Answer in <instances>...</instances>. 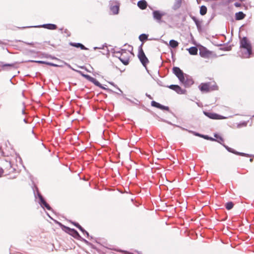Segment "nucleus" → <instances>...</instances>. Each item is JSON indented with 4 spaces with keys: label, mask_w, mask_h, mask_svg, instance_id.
<instances>
[{
    "label": "nucleus",
    "mask_w": 254,
    "mask_h": 254,
    "mask_svg": "<svg viewBox=\"0 0 254 254\" xmlns=\"http://www.w3.org/2000/svg\"><path fill=\"white\" fill-rule=\"evenodd\" d=\"M240 48L247 50V53L244 57L246 58H250V56L252 54V47L250 42L246 37H244L240 40Z\"/></svg>",
    "instance_id": "obj_1"
},
{
    "label": "nucleus",
    "mask_w": 254,
    "mask_h": 254,
    "mask_svg": "<svg viewBox=\"0 0 254 254\" xmlns=\"http://www.w3.org/2000/svg\"><path fill=\"white\" fill-rule=\"evenodd\" d=\"M115 54H119L120 56H116L117 57L119 58L120 61L124 64L127 65L129 63V57L128 56H126V55H127V52L125 49H122L121 51H115Z\"/></svg>",
    "instance_id": "obj_2"
},
{
    "label": "nucleus",
    "mask_w": 254,
    "mask_h": 254,
    "mask_svg": "<svg viewBox=\"0 0 254 254\" xmlns=\"http://www.w3.org/2000/svg\"><path fill=\"white\" fill-rule=\"evenodd\" d=\"M35 189L36 190V193L34 192L35 196L36 198L37 196H38L39 199V203L40 206L43 208L46 207L49 210H51L52 209L51 207L46 202L43 196L39 191L37 187H35Z\"/></svg>",
    "instance_id": "obj_3"
},
{
    "label": "nucleus",
    "mask_w": 254,
    "mask_h": 254,
    "mask_svg": "<svg viewBox=\"0 0 254 254\" xmlns=\"http://www.w3.org/2000/svg\"><path fill=\"white\" fill-rule=\"evenodd\" d=\"M142 45L143 44H141L138 48V57L142 65L145 66L149 63V61L142 50Z\"/></svg>",
    "instance_id": "obj_4"
},
{
    "label": "nucleus",
    "mask_w": 254,
    "mask_h": 254,
    "mask_svg": "<svg viewBox=\"0 0 254 254\" xmlns=\"http://www.w3.org/2000/svg\"><path fill=\"white\" fill-rule=\"evenodd\" d=\"M120 3L117 0H112L109 1L110 11L113 14H117L119 13Z\"/></svg>",
    "instance_id": "obj_5"
},
{
    "label": "nucleus",
    "mask_w": 254,
    "mask_h": 254,
    "mask_svg": "<svg viewBox=\"0 0 254 254\" xmlns=\"http://www.w3.org/2000/svg\"><path fill=\"white\" fill-rule=\"evenodd\" d=\"M165 14V12L160 10H154L152 12L153 19L159 23H161L163 22L162 18Z\"/></svg>",
    "instance_id": "obj_6"
},
{
    "label": "nucleus",
    "mask_w": 254,
    "mask_h": 254,
    "mask_svg": "<svg viewBox=\"0 0 254 254\" xmlns=\"http://www.w3.org/2000/svg\"><path fill=\"white\" fill-rule=\"evenodd\" d=\"M173 72L178 77L180 81H183L186 74L179 67L177 66L174 67L173 68Z\"/></svg>",
    "instance_id": "obj_7"
},
{
    "label": "nucleus",
    "mask_w": 254,
    "mask_h": 254,
    "mask_svg": "<svg viewBox=\"0 0 254 254\" xmlns=\"http://www.w3.org/2000/svg\"><path fill=\"white\" fill-rule=\"evenodd\" d=\"M180 82L183 84L185 87H189L193 84L194 81L190 76L186 74L184 80Z\"/></svg>",
    "instance_id": "obj_8"
},
{
    "label": "nucleus",
    "mask_w": 254,
    "mask_h": 254,
    "mask_svg": "<svg viewBox=\"0 0 254 254\" xmlns=\"http://www.w3.org/2000/svg\"><path fill=\"white\" fill-rule=\"evenodd\" d=\"M203 114L206 117H207L211 119L221 120V119H225L227 118L225 117L221 116L217 114L212 113V112H209L204 111Z\"/></svg>",
    "instance_id": "obj_9"
},
{
    "label": "nucleus",
    "mask_w": 254,
    "mask_h": 254,
    "mask_svg": "<svg viewBox=\"0 0 254 254\" xmlns=\"http://www.w3.org/2000/svg\"><path fill=\"white\" fill-rule=\"evenodd\" d=\"M170 89L175 91L177 93L180 94H185L186 92V90L182 89L179 85H170L167 86Z\"/></svg>",
    "instance_id": "obj_10"
},
{
    "label": "nucleus",
    "mask_w": 254,
    "mask_h": 254,
    "mask_svg": "<svg viewBox=\"0 0 254 254\" xmlns=\"http://www.w3.org/2000/svg\"><path fill=\"white\" fill-rule=\"evenodd\" d=\"M68 230L69 233L74 238L77 240H81L82 237L80 236L78 232L74 229H71L68 227H65Z\"/></svg>",
    "instance_id": "obj_11"
},
{
    "label": "nucleus",
    "mask_w": 254,
    "mask_h": 254,
    "mask_svg": "<svg viewBox=\"0 0 254 254\" xmlns=\"http://www.w3.org/2000/svg\"><path fill=\"white\" fill-rule=\"evenodd\" d=\"M199 88L201 91L208 92L209 90V84L207 83H201L199 86Z\"/></svg>",
    "instance_id": "obj_12"
},
{
    "label": "nucleus",
    "mask_w": 254,
    "mask_h": 254,
    "mask_svg": "<svg viewBox=\"0 0 254 254\" xmlns=\"http://www.w3.org/2000/svg\"><path fill=\"white\" fill-rule=\"evenodd\" d=\"M37 27H42L45 28H47L50 30H55L57 29V26L56 25L54 24H45L41 26H38Z\"/></svg>",
    "instance_id": "obj_13"
},
{
    "label": "nucleus",
    "mask_w": 254,
    "mask_h": 254,
    "mask_svg": "<svg viewBox=\"0 0 254 254\" xmlns=\"http://www.w3.org/2000/svg\"><path fill=\"white\" fill-rule=\"evenodd\" d=\"M190 18L194 22L197 29L198 31L201 30V22L194 16L190 15Z\"/></svg>",
    "instance_id": "obj_14"
},
{
    "label": "nucleus",
    "mask_w": 254,
    "mask_h": 254,
    "mask_svg": "<svg viewBox=\"0 0 254 254\" xmlns=\"http://www.w3.org/2000/svg\"><path fill=\"white\" fill-rule=\"evenodd\" d=\"M70 45L76 47V48H80L81 50H88V49L85 47L83 44L79 43H72L70 42L69 43Z\"/></svg>",
    "instance_id": "obj_15"
},
{
    "label": "nucleus",
    "mask_w": 254,
    "mask_h": 254,
    "mask_svg": "<svg viewBox=\"0 0 254 254\" xmlns=\"http://www.w3.org/2000/svg\"><path fill=\"white\" fill-rule=\"evenodd\" d=\"M147 2L145 0H141L138 1L137 5L141 9H144L147 7Z\"/></svg>",
    "instance_id": "obj_16"
},
{
    "label": "nucleus",
    "mask_w": 254,
    "mask_h": 254,
    "mask_svg": "<svg viewBox=\"0 0 254 254\" xmlns=\"http://www.w3.org/2000/svg\"><path fill=\"white\" fill-rule=\"evenodd\" d=\"M182 4V0H175L174 3L172 6V9L174 10H176L179 9Z\"/></svg>",
    "instance_id": "obj_17"
},
{
    "label": "nucleus",
    "mask_w": 254,
    "mask_h": 254,
    "mask_svg": "<svg viewBox=\"0 0 254 254\" xmlns=\"http://www.w3.org/2000/svg\"><path fill=\"white\" fill-rule=\"evenodd\" d=\"M245 16V14H244L242 11H239L238 12L236 13L235 18L237 20H240L244 19Z\"/></svg>",
    "instance_id": "obj_18"
},
{
    "label": "nucleus",
    "mask_w": 254,
    "mask_h": 254,
    "mask_svg": "<svg viewBox=\"0 0 254 254\" xmlns=\"http://www.w3.org/2000/svg\"><path fill=\"white\" fill-rule=\"evenodd\" d=\"M190 54L196 55L197 54L198 50L196 47H191L188 49Z\"/></svg>",
    "instance_id": "obj_19"
},
{
    "label": "nucleus",
    "mask_w": 254,
    "mask_h": 254,
    "mask_svg": "<svg viewBox=\"0 0 254 254\" xmlns=\"http://www.w3.org/2000/svg\"><path fill=\"white\" fill-rule=\"evenodd\" d=\"M207 11V9L206 6L201 5L200 7L199 13L201 15H204L206 14Z\"/></svg>",
    "instance_id": "obj_20"
},
{
    "label": "nucleus",
    "mask_w": 254,
    "mask_h": 254,
    "mask_svg": "<svg viewBox=\"0 0 254 254\" xmlns=\"http://www.w3.org/2000/svg\"><path fill=\"white\" fill-rule=\"evenodd\" d=\"M178 42L175 40H171L169 42V45L173 48H175L178 46Z\"/></svg>",
    "instance_id": "obj_21"
},
{
    "label": "nucleus",
    "mask_w": 254,
    "mask_h": 254,
    "mask_svg": "<svg viewBox=\"0 0 254 254\" xmlns=\"http://www.w3.org/2000/svg\"><path fill=\"white\" fill-rule=\"evenodd\" d=\"M26 44L28 45H31L32 46H33V47H35V48H38V49H41V48L39 46L41 45L40 43H28V42H24Z\"/></svg>",
    "instance_id": "obj_22"
},
{
    "label": "nucleus",
    "mask_w": 254,
    "mask_h": 254,
    "mask_svg": "<svg viewBox=\"0 0 254 254\" xmlns=\"http://www.w3.org/2000/svg\"><path fill=\"white\" fill-rule=\"evenodd\" d=\"M90 82L93 83L94 84H95L96 86H97L99 87H102V84L98 80H97L96 79H95V78L93 77L92 79L91 80V81Z\"/></svg>",
    "instance_id": "obj_23"
},
{
    "label": "nucleus",
    "mask_w": 254,
    "mask_h": 254,
    "mask_svg": "<svg viewBox=\"0 0 254 254\" xmlns=\"http://www.w3.org/2000/svg\"><path fill=\"white\" fill-rule=\"evenodd\" d=\"M222 145L226 149V150L230 152H231V153H233L235 154H236V153H237V151H235L234 149H233V148H231L229 147H228V146L226 145L225 144H222Z\"/></svg>",
    "instance_id": "obj_24"
},
{
    "label": "nucleus",
    "mask_w": 254,
    "mask_h": 254,
    "mask_svg": "<svg viewBox=\"0 0 254 254\" xmlns=\"http://www.w3.org/2000/svg\"><path fill=\"white\" fill-rule=\"evenodd\" d=\"M147 38L148 35H146L145 34H142L139 36V39L141 42H143L144 40H147Z\"/></svg>",
    "instance_id": "obj_25"
},
{
    "label": "nucleus",
    "mask_w": 254,
    "mask_h": 254,
    "mask_svg": "<svg viewBox=\"0 0 254 254\" xmlns=\"http://www.w3.org/2000/svg\"><path fill=\"white\" fill-rule=\"evenodd\" d=\"M234 206V204L232 202H227L225 204V207L227 210L231 209Z\"/></svg>",
    "instance_id": "obj_26"
},
{
    "label": "nucleus",
    "mask_w": 254,
    "mask_h": 254,
    "mask_svg": "<svg viewBox=\"0 0 254 254\" xmlns=\"http://www.w3.org/2000/svg\"><path fill=\"white\" fill-rule=\"evenodd\" d=\"M73 225L78 228L83 234H84V230L78 223L73 222Z\"/></svg>",
    "instance_id": "obj_27"
},
{
    "label": "nucleus",
    "mask_w": 254,
    "mask_h": 254,
    "mask_svg": "<svg viewBox=\"0 0 254 254\" xmlns=\"http://www.w3.org/2000/svg\"><path fill=\"white\" fill-rule=\"evenodd\" d=\"M214 136L216 137L217 139H218V140H217V141L222 145V143H221V141H223V138L221 136L218 135L217 134H215L214 135Z\"/></svg>",
    "instance_id": "obj_28"
},
{
    "label": "nucleus",
    "mask_w": 254,
    "mask_h": 254,
    "mask_svg": "<svg viewBox=\"0 0 254 254\" xmlns=\"http://www.w3.org/2000/svg\"><path fill=\"white\" fill-rule=\"evenodd\" d=\"M13 64H5L1 65V67L3 69H5L6 67H13L14 66Z\"/></svg>",
    "instance_id": "obj_29"
},
{
    "label": "nucleus",
    "mask_w": 254,
    "mask_h": 254,
    "mask_svg": "<svg viewBox=\"0 0 254 254\" xmlns=\"http://www.w3.org/2000/svg\"><path fill=\"white\" fill-rule=\"evenodd\" d=\"M28 62H32V63H36L42 64H46L47 62L43 61H34V60H29L27 61Z\"/></svg>",
    "instance_id": "obj_30"
},
{
    "label": "nucleus",
    "mask_w": 254,
    "mask_h": 254,
    "mask_svg": "<svg viewBox=\"0 0 254 254\" xmlns=\"http://www.w3.org/2000/svg\"><path fill=\"white\" fill-rule=\"evenodd\" d=\"M158 109L163 110H166V111H169V108L168 106H165L164 105H162L160 104V106L158 107Z\"/></svg>",
    "instance_id": "obj_31"
},
{
    "label": "nucleus",
    "mask_w": 254,
    "mask_h": 254,
    "mask_svg": "<svg viewBox=\"0 0 254 254\" xmlns=\"http://www.w3.org/2000/svg\"><path fill=\"white\" fill-rule=\"evenodd\" d=\"M151 105L153 107L158 108L159 106H160V103L156 102V101H152L151 103Z\"/></svg>",
    "instance_id": "obj_32"
},
{
    "label": "nucleus",
    "mask_w": 254,
    "mask_h": 254,
    "mask_svg": "<svg viewBox=\"0 0 254 254\" xmlns=\"http://www.w3.org/2000/svg\"><path fill=\"white\" fill-rule=\"evenodd\" d=\"M82 76L85 77L87 80H88L89 81H91L93 77L90 76V75L88 74H83Z\"/></svg>",
    "instance_id": "obj_33"
},
{
    "label": "nucleus",
    "mask_w": 254,
    "mask_h": 254,
    "mask_svg": "<svg viewBox=\"0 0 254 254\" xmlns=\"http://www.w3.org/2000/svg\"><path fill=\"white\" fill-rule=\"evenodd\" d=\"M42 55L43 56H44V57L46 58H51V59H54V58H53L51 55L48 54H46V53H43L42 54Z\"/></svg>",
    "instance_id": "obj_34"
},
{
    "label": "nucleus",
    "mask_w": 254,
    "mask_h": 254,
    "mask_svg": "<svg viewBox=\"0 0 254 254\" xmlns=\"http://www.w3.org/2000/svg\"><path fill=\"white\" fill-rule=\"evenodd\" d=\"M46 64H48V65H51L52 66H55V67L59 66V65L57 64H54L52 63L47 62H46Z\"/></svg>",
    "instance_id": "obj_35"
},
{
    "label": "nucleus",
    "mask_w": 254,
    "mask_h": 254,
    "mask_svg": "<svg viewBox=\"0 0 254 254\" xmlns=\"http://www.w3.org/2000/svg\"><path fill=\"white\" fill-rule=\"evenodd\" d=\"M189 132H192L194 135L197 136H199V137H201V136L202 135V134H200L198 132H194V131H189Z\"/></svg>",
    "instance_id": "obj_36"
},
{
    "label": "nucleus",
    "mask_w": 254,
    "mask_h": 254,
    "mask_svg": "<svg viewBox=\"0 0 254 254\" xmlns=\"http://www.w3.org/2000/svg\"><path fill=\"white\" fill-rule=\"evenodd\" d=\"M236 155H241V156H246L248 155V154H247L246 153H242V152H239L238 151H237Z\"/></svg>",
    "instance_id": "obj_37"
},
{
    "label": "nucleus",
    "mask_w": 254,
    "mask_h": 254,
    "mask_svg": "<svg viewBox=\"0 0 254 254\" xmlns=\"http://www.w3.org/2000/svg\"><path fill=\"white\" fill-rule=\"evenodd\" d=\"M101 88L103 89H104V90H108V91H111V92H114L113 91H112V90L111 89H109L108 88H105V87L103 86H102V87H100Z\"/></svg>",
    "instance_id": "obj_38"
},
{
    "label": "nucleus",
    "mask_w": 254,
    "mask_h": 254,
    "mask_svg": "<svg viewBox=\"0 0 254 254\" xmlns=\"http://www.w3.org/2000/svg\"><path fill=\"white\" fill-rule=\"evenodd\" d=\"M207 140H211V141H217L216 139H215L213 137H209L208 136V138Z\"/></svg>",
    "instance_id": "obj_39"
},
{
    "label": "nucleus",
    "mask_w": 254,
    "mask_h": 254,
    "mask_svg": "<svg viewBox=\"0 0 254 254\" xmlns=\"http://www.w3.org/2000/svg\"><path fill=\"white\" fill-rule=\"evenodd\" d=\"M82 241H83V242H84L85 244L88 245L89 244V243L88 242V241H87L86 240L83 239L82 238L81 240Z\"/></svg>",
    "instance_id": "obj_40"
},
{
    "label": "nucleus",
    "mask_w": 254,
    "mask_h": 254,
    "mask_svg": "<svg viewBox=\"0 0 254 254\" xmlns=\"http://www.w3.org/2000/svg\"><path fill=\"white\" fill-rule=\"evenodd\" d=\"M201 137L207 140L208 138V136L206 135L202 134V135L201 136Z\"/></svg>",
    "instance_id": "obj_41"
},
{
    "label": "nucleus",
    "mask_w": 254,
    "mask_h": 254,
    "mask_svg": "<svg viewBox=\"0 0 254 254\" xmlns=\"http://www.w3.org/2000/svg\"><path fill=\"white\" fill-rule=\"evenodd\" d=\"M3 173V170L2 168H0V177L2 176V174Z\"/></svg>",
    "instance_id": "obj_42"
},
{
    "label": "nucleus",
    "mask_w": 254,
    "mask_h": 254,
    "mask_svg": "<svg viewBox=\"0 0 254 254\" xmlns=\"http://www.w3.org/2000/svg\"><path fill=\"white\" fill-rule=\"evenodd\" d=\"M234 5L236 6V7H239L241 5V4L240 3H238V2H235L234 3Z\"/></svg>",
    "instance_id": "obj_43"
},
{
    "label": "nucleus",
    "mask_w": 254,
    "mask_h": 254,
    "mask_svg": "<svg viewBox=\"0 0 254 254\" xmlns=\"http://www.w3.org/2000/svg\"><path fill=\"white\" fill-rule=\"evenodd\" d=\"M200 55L202 57H204L205 56L204 53H203L201 50L199 52Z\"/></svg>",
    "instance_id": "obj_44"
},
{
    "label": "nucleus",
    "mask_w": 254,
    "mask_h": 254,
    "mask_svg": "<svg viewBox=\"0 0 254 254\" xmlns=\"http://www.w3.org/2000/svg\"><path fill=\"white\" fill-rule=\"evenodd\" d=\"M77 72H78L81 76H82L83 74H84L83 73H82V71L79 70H76Z\"/></svg>",
    "instance_id": "obj_45"
},
{
    "label": "nucleus",
    "mask_w": 254,
    "mask_h": 254,
    "mask_svg": "<svg viewBox=\"0 0 254 254\" xmlns=\"http://www.w3.org/2000/svg\"><path fill=\"white\" fill-rule=\"evenodd\" d=\"M146 96L150 99H152V97L150 95L148 94L147 93L146 94Z\"/></svg>",
    "instance_id": "obj_46"
},
{
    "label": "nucleus",
    "mask_w": 254,
    "mask_h": 254,
    "mask_svg": "<svg viewBox=\"0 0 254 254\" xmlns=\"http://www.w3.org/2000/svg\"><path fill=\"white\" fill-rule=\"evenodd\" d=\"M97 49H103V47H95L94 48V50H96Z\"/></svg>",
    "instance_id": "obj_47"
},
{
    "label": "nucleus",
    "mask_w": 254,
    "mask_h": 254,
    "mask_svg": "<svg viewBox=\"0 0 254 254\" xmlns=\"http://www.w3.org/2000/svg\"><path fill=\"white\" fill-rule=\"evenodd\" d=\"M117 89L119 90V91L120 92H119V94H121L123 93V91L118 87H117Z\"/></svg>",
    "instance_id": "obj_48"
},
{
    "label": "nucleus",
    "mask_w": 254,
    "mask_h": 254,
    "mask_svg": "<svg viewBox=\"0 0 254 254\" xmlns=\"http://www.w3.org/2000/svg\"><path fill=\"white\" fill-rule=\"evenodd\" d=\"M84 234H85L88 237H89V233L86 230L84 231Z\"/></svg>",
    "instance_id": "obj_49"
},
{
    "label": "nucleus",
    "mask_w": 254,
    "mask_h": 254,
    "mask_svg": "<svg viewBox=\"0 0 254 254\" xmlns=\"http://www.w3.org/2000/svg\"><path fill=\"white\" fill-rule=\"evenodd\" d=\"M110 83L111 85H113L114 86H115V87H117V88L118 87H117V86H116V85H115L113 82H110Z\"/></svg>",
    "instance_id": "obj_50"
},
{
    "label": "nucleus",
    "mask_w": 254,
    "mask_h": 254,
    "mask_svg": "<svg viewBox=\"0 0 254 254\" xmlns=\"http://www.w3.org/2000/svg\"><path fill=\"white\" fill-rule=\"evenodd\" d=\"M158 84L159 85H160V86H163V85L161 84V81H159L158 82Z\"/></svg>",
    "instance_id": "obj_51"
},
{
    "label": "nucleus",
    "mask_w": 254,
    "mask_h": 254,
    "mask_svg": "<svg viewBox=\"0 0 254 254\" xmlns=\"http://www.w3.org/2000/svg\"><path fill=\"white\" fill-rule=\"evenodd\" d=\"M22 114L23 115H24L25 114V110L24 109H23L22 111Z\"/></svg>",
    "instance_id": "obj_52"
},
{
    "label": "nucleus",
    "mask_w": 254,
    "mask_h": 254,
    "mask_svg": "<svg viewBox=\"0 0 254 254\" xmlns=\"http://www.w3.org/2000/svg\"><path fill=\"white\" fill-rule=\"evenodd\" d=\"M23 122H24V123H28L27 120H26V119H24V120H23Z\"/></svg>",
    "instance_id": "obj_53"
},
{
    "label": "nucleus",
    "mask_w": 254,
    "mask_h": 254,
    "mask_svg": "<svg viewBox=\"0 0 254 254\" xmlns=\"http://www.w3.org/2000/svg\"><path fill=\"white\" fill-rule=\"evenodd\" d=\"M126 99L127 100H128V101H130V102H132V101H131L130 99H128V98H126Z\"/></svg>",
    "instance_id": "obj_54"
},
{
    "label": "nucleus",
    "mask_w": 254,
    "mask_h": 254,
    "mask_svg": "<svg viewBox=\"0 0 254 254\" xmlns=\"http://www.w3.org/2000/svg\"><path fill=\"white\" fill-rule=\"evenodd\" d=\"M68 66H69L70 68H71V66H70V65L69 64H68Z\"/></svg>",
    "instance_id": "obj_55"
},
{
    "label": "nucleus",
    "mask_w": 254,
    "mask_h": 254,
    "mask_svg": "<svg viewBox=\"0 0 254 254\" xmlns=\"http://www.w3.org/2000/svg\"><path fill=\"white\" fill-rule=\"evenodd\" d=\"M253 160L252 159H250V161H252Z\"/></svg>",
    "instance_id": "obj_56"
}]
</instances>
